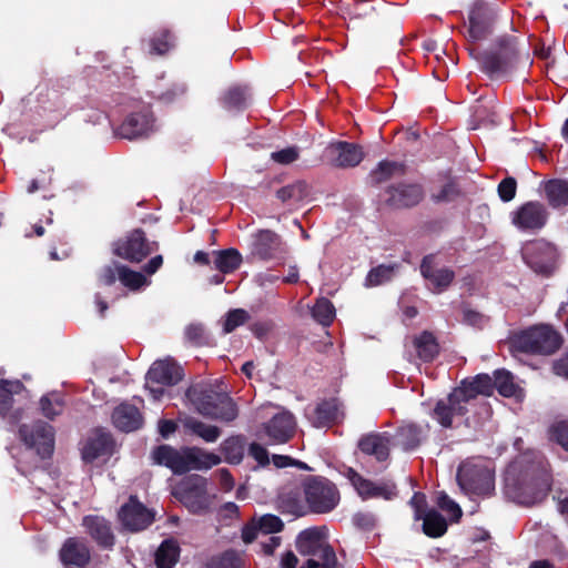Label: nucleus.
<instances>
[{"label": "nucleus", "instance_id": "nucleus-1", "mask_svg": "<svg viewBox=\"0 0 568 568\" xmlns=\"http://www.w3.org/2000/svg\"><path fill=\"white\" fill-rule=\"evenodd\" d=\"M551 476L545 457L536 452L516 458L505 474L507 495L516 503L530 506L540 503L550 490Z\"/></svg>", "mask_w": 568, "mask_h": 568}, {"label": "nucleus", "instance_id": "nucleus-2", "mask_svg": "<svg viewBox=\"0 0 568 568\" xmlns=\"http://www.w3.org/2000/svg\"><path fill=\"white\" fill-rule=\"evenodd\" d=\"M295 544L298 554L304 557L303 562L300 564L293 551H286L281 558V568H343L324 527L304 529Z\"/></svg>", "mask_w": 568, "mask_h": 568}, {"label": "nucleus", "instance_id": "nucleus-3", "mask_svg": "<svg viewBox=\"0 0 568 568\" xmlns=\"http://www.w3.org/2000/svg\"><path fill=\"white\" fill-rule=\"evenodd\" d=\"M186 397L203 416L223 422H232L237 417V407L232 398L225 393L215 392L210 385H192L186 390Z\"/></svg>", "mask_w": 568, "mask_h": 568}, {"label": "nucleus", "instance_id": "nucleus-4", "mask_svg": "<svg viewBox=\"0 0 568 568\" xmlns=\"http://www.w3.org/2000/svg\"><path fill=\"white\" fill-rule=\"evenodd\" d=\"M561 343V335L549 325L529 327L510 338L511 348L524 353L552 354Z\"/></svg>", "mask_w": 568, "mask_h": 568}, {"label": "nucleus", "instance_id": "nucleus-5", "mask_svg": "<svg viewBox=\"0 0 568 568\" xmlns=\"http://www.w3.org/2000/svg\"><path fill=\"white\" fill-rule=\"evenodd\" d=\"M460 489L469 497L488 496L494 490V471L489 463L470 459L460 464L457 471Z\"/></svg>", "mask_w": 568, "mask_h": 568}, {"label": "nucleus", "instance_id": "nucleus-6", "mask_svg": "<svg viewBox=\"0 0 568 568\" xmlns=\"http://www.w3.org/2000/svg\"><path fill=\"white\" fill-rule=\"evenodd\" d=\"M305 501L314 514L334 510L341 500L336 485L322 476H310L303 481Z\"/></svg>", "mask_w": 568, "mask_h": 568}, {"label": "nucleus", "instance_id": "nucleus-7", "mask_svg": "<svg viewBox=\"0 0 568 568\" xmlns=\"http://www.w3.org/2000/svg\"><path fill=\"white\" fill-rule=\"evenodd\" d=\"M523 257L534 272L549 275L557 267L559 254L551 243L545 240H536L525 244Z\"/></svg>", "mask_w": 568, "mask_h": 568}, {"label": "nucleus", "instance_id": "nucleus-8", "mask_svg": "<svg viewBox=\"0 0 568 568\" xmlns=\"http://www.w3.org/2000/svg\"><path fill=\"white\" fill-rule=\"evenodd\" d=\"M510 217L513 225L519 231L535 233L546 225L548 211L540 202L530 201L513 211Z\"/></svg>", "mask_w": 568, "mask_h": 568}, {"label": "nucleus", "instance_id": "nucleus-9", "mask_svg": "<svg viewBox=\"0 0 568 568\" xmlns=\"http://www.w3.org/2000/svg\"><path fill=\"white\" fill-rule=\"evenodd\" d=\"M20 436L28 448L36 449L41 458L49 457L53 452V428L47 423L38 422L31 427L22 425Z\"/></svg>", "mask_w": 568, "mask_h": 568}, {"label": "nucleus", "instance_id": "nucleus-10", "mask_svg": "<svg viewBox=\"0 0 568 568\" xmlns=\"http://www.w3.org/2000/svg\"><path fill=\"white\" fill-rule=\"evenodd\" d=\"M119 519L123 527L130 531L145 529L154 520V514L135 497L131 496L119 511Z\"/></svg>", "mask_w": 568, "mask_h": 568}, {"label": "nucleus", "instance_id": "nucleus-11", "mask_svg": "<svg viewBox=\"0 0 568 568\" xmlns=\"http://www.w3.org/2000/svg\"><path fill=\"white\" fill-rule=\"evenodd\" d=\"M325 158L333 166L353 168L362 162L364 153L361 146L339 141L327 145L325 149Z\"/></svg>", "mask_w": 568, "mask_h": 568}, {"label": "nucleus", "instance_id": "nucleus-12", "mask_svg": "<svg viewBox=\"0 0 568 568\" xmlns=\"http://www.w3.org/2000/svg\"><path fill=\"white\" fill-rule=\"evenodd\" d=\"M153 245L155 243L146 242L141 230H135L124 241L118 242L113 252L124 260L140 262L154 250Z\"/></svg>", "mask_w": 568, "mask_h": 568}, {"label": "nucleus", "instance_id": "nucleus-13", "mask_svg": "<svg viewBox=\"0 0 568 568\" xmlns=\"http://www.w3.org/2000/svg\"><path fill=\"white\" fill-rule=\"evenodd\" d=\"M305 416L316 428L329 427L344 418V412L336 399L323 400L305 409Z\"/></svg>", "mask_w": 568, "mask_h": 568}, {"label": "nucleus", "instance_id": "nucleus-14", "mask_svg": "<svg viewBox=\"0 0 568 568\" xmlns=\"http://www.w3.org/2000/svg\"><path fill=\"white\" fill-rule=\"evenodd\" d=\"M154 131V119L149 106L126 116L119 129V134L128 140L146 136Z\"/></svg>", "mask_w": 568, "mask_h": 568}, {"label": "nucleus", "instance_id": "nucleus-15", "mask_svg": "<svg viewBox=\"0 0 568 568\" xmlns=\"http://www.w3.org/2000/svg\"><path fill=\"white\" fill-rule=\"evenodd\" d=\"M296 422L292 413L281 410L263 425V429L272 444H283L293 437Z\"/></svg>", "mask_w": 568, "mask_h": 568}, {"label": "nucleus", "instance_id": "nucleus-16", "mask_svg": "<svg viewBox=\"0 0 568 568\" xmlns=\"http://www.w3.org/2000/svg\"><path fill=\"white\" fill-rule=\"evenodd\" d=\"M285 253V246L276 233L263 230L255 234L252 244V254L254 256L267 261L283 257Z\"/></svg>", "mask_w": 568, "mask_h": 568}, {"label": "nucleus", "instance_id": "nucleus-17", "mask_svg": "<svg viewBox=\"0 0 568 568\" xmlns=\"http://www.w3.org/2000/svg\"><path fill=\"white\" fill-rule=\"evenodd\" d=\"M424 197V191L419 184L400 183L386 190L385 201L393 207H409L418 204Z\"/></svg>", "mask_w": 568, "mask_h": 568}, {"label": "nucleus", "instance_id": "nucleus-18", "mask_svg": "<svg viewBox=\"0 0 568 568\" xmlns=\"http://www.w3.org/2000/svg\"><path fill=\"white\" fill-rule=\"evenodd\" d=\"M468 36L473 41H480L491 32L493 13L480 2H476L468 16Z\"/></svg>", "mask_w": 568, "mask_h": 568}, {"label": "nucleus", "instance_id": "nucleus-19", "mask_svg": "<svg viewBox=\"0 0 568 568\" xmlns=\"http://www.w3.org/2000/svg\"><path fill=\"white\" fill-rule=\"evenodd\" d=\"M494 390V379L487 374H479L473 379H465L453 390L454 399H463L468 404L477 395H490Z\"/></svg>", "mask_w": 568, "mask_h": 568}, {"label": "nucleus", "instance_id": "nucleus-20", "mask_svg": "<svg viewBox=\"0 0 568 568\" xmlns=\"http://www.w3.org/2000/svg\"><path fill=\"white\" fill-rule=\"evenodd\" d=\"M182 377V368L172 359L154 362L146 373L148 383L158 385H175Z\"/></svg>", "mask_w": 568, "mask_h": 568}, {"label": "nucleus", "instance_id": "nucleus-21", "mask_svg": "<svg viewBox=\"0 0 568 568\" xmlns=\"http://www.w3.org/2000/svg\"><path fill=\"white\" fill-rule=\"evenodd\" d=\"M433 262V256H425L420 264V273L427 281L428 287L434 293H440L450 285L455 275L449 268H435Z\"/></svg>", "mask_w": 568, "mask_h": 568}, {"label": "nucleus", "instance_id": "nucleus-22", "mask_svg": "<svg viewBox=\"0 0 568 568\" xmlns=\"http://www.w3.org/2000/svg\"><path fill=\"white\" fill-rule=\"evenodd\" d=\"M185 448L180 450L169 446H158L152 452V459L155 464L170 468L174 474L187 473Z\"/></svg>", "mask_w": 568, "mask_h": 568}, {"label": "nucleus", "instance_id": "nucleus-23", "mask_svg": "<svg viewBox=\"0 0 568 568\" xmlns=\"http://www.w3.org/2000/svg\"><path fill=\"white\" fill-rule=\"evenodd\" d=\"M60 559L65 567L83 568L90 561V550L85 541L78 538H68L60 549Z\"/></svg>", "mask_w": 568, "mask_h": 568}, {"label": "nucleus", "instance_id": "nucleus-24", "mask_svg": "<svg viewBox=\"0 0 568 568\" xmlns=\"http://www.w3.org/2000/svg\"><path fill=\"white\" fill-rule=\"evenodd\" d=\"M82 525L99 546L103 548L113 547L114 535L106 519L100 516L89 515L83 518Z\"/></svg>", "mask_w": 568, "mask_h": 568}, {"label": "nucleus", "instance_id": "nucleus-25", "mask_svg": "<svg viewBox=\"0 0 568 568\" xmlns=\"http://www.w3.org/2000/svg\"><path fill=\"white\" fill-rule=\"evenodd\" d=\"M22 388L23 385L19 381H0V415L12 424L21 418V410L12 409V395L20 393Z\"/></svg>", "mask_w": 568, "mask_h": 568}, {"label": "nucleus", "instance_id": "nucleus-26", "mask_svg": "<svg viewBox=\"0 0 568 568\" xmlns=\"http://www.w3.org/2000/svg\"><path fill=\"white\" fill-rule=\"evenodd\" d=\"M466 405L463 399H454L452 392L447 399L436 404L433 416L443 427L448 428L453 425L455 416H464L467 413Z\"/></svg>", "mask_w": 568, "mask_h": 568}, {"label": "nucleus", "instance_id": "nucleus-27", "mask_svg": "<svg viewBox=\"0 0 568 568\" xmlns=\"http://www.w3.org/2000/svg\"><path fill=\"white\" fill-rule=\"evenodd\" d=\"M112 420L116 428L126 433L139 429L143 424L140 410L128 403H123L114 409Z\"/></svg>", "mask_w": 568, "mask_h": 568}, {"label": "nucleus", "instance_id": "nucleus-28", "mask_svg": "<svg viewBox=\"0 0 568 568\" xmlns=\"http://www.w3.org/2000/svg\"><path fill=\"white\" fill-rule=\"evenodd\" d=\"M359 449L377 460H386L389 456L390 436L387 433L368 434L358 443Z\"/></svg>", "mask_w": 568, "mask_h": 568}, {"label": "nucleus", "instance_id": "nucleus-29", "mask_svg": "<svg viewBox=\"0 0 568 568\" xmlns=\"http://www.w3.org/2000/svg\"><path fill=\"white\" fill-rule=\"evenodd\" d=\"M111 443V436L108 433L102 430L94 432L83 445L82 458L85 462H93L109 452Z\"/></svg>", "mask_w": 568, "mask_h": 568}, {"label": "nucleus", "instance_id": "nucleus-30", "mask_svg": "<svg viewBox=\"0 0 568 568\" xmlns=\"http://www.w3.org/2000/svg\"><path fill=\"white\" fill-rule=\"evenodd\" d=\"M187 471L192 469H209L221 463V457L214 453L206 452L199 447H185Z\"/></svg>", "mask_w": 568, "mask_h": 568}, {"label": "nucleus", "instance_id": "nucleus-31", "mask_svg": "<svg viewBox=\"0 0 568 568\" xmlns=\"http://www.w3.org/2000/svg\"><path fill=\"white\" fill-rule=\"evenodd\" d=\"M348 478L352 485L355 487L357 493L363 498H372V497H384L389 499L392 496V491L387 490L385 487L377 486L372 481L364 479L359 474L354 471L353 469L348 470Z\"/></svg>", "mask_w": 568, "mask_h": 568}, {"label": "nucleus", "instance_id": "nucleus-32", "mask_svg": "<svg viewBox=\"0 0 568 568\" xmlns=\"http://www.w3.org/2000/svg\"><path fill=\"white\" fill-rule=\"evenodd\" d=\"M546 199L550 206L557 209L568 204V182L565 180H549L541 183Z\"/></svg>", "mask_w": 568, "mask_h": 568}, {"label": "nucleus", "instance_id": "nucleus-33", "mask_svg": "<svg viewBox=\"0 0 568 568\" xmlns=\"http://www.w3.org/2000/svg\"><path fill=\"white\" fill-rule=\"evenodd\" d=\"M413 346L417 357L423 362H430L438 354V344L433 333L424 331L413 338Z\"/></svg>", "mask_w": 568, "mask_h": 568}, {"label": "nucleus", "instance_id": "nucleus-34", "mask_svg": "<svg viewBox=\"0 0 568 568\" xmlns=\"http://www.w3.org/2000/svg\"><path fill=\"white\" fill-rule=\"evenodd\" d=\"M183 426L192 434L201 437L206 443H214L221 436V429L214 425H207L194 417L183 419Z\"/></svg>", "mask_w": 568, "mask_h": 568}, {"label": "nucleus", "instance_id": "nucleus-35", "mask_svg": "<svg viewBox=\"0 0 568 568\" xmlns=\"http://www.w3.org/2000/svg\"><path fill=\"white\" fill-rule=\"evenodd\" d=\"M250 90L247 87L235 85L230 88L223 99V106L227 110H243L250 102Z\"/></svg>", "mask_w": 568, "mask_h": 568}, {"label": "nucleus", "instance_id": "nucleus-36", "mask_svg": "<svg viewBox=\"0 0 568 568\" xmlns=\"http://www.w3.org/2000/svg\"><path fill=\"white\" fill-rule=\"evenodd\" d=\"M242 262V256L235 248H227L214 252L215 268L222 273H231L235 271Z\"/></svg>", "mask_w": 568, "mask_h": 568}, {"label": "nucleus", "instance_id": "nucleus-37", "mask_svg": "<svg viewBox=\"0 0 568 568\" xmlns=\"http://www.w3.org/2000/svg\"><path fill=\"white\" fill-rule=\"evenodd\" d=\"M480 63L486 73L496 75L507 70L510 64V57L507 53L488 52L483 54Z\"/></svg>", "mask_w": 568, "mask_h": 568}, {"label": "nucleus", "instance_id": "nucleus-38", "mask_svg": "<svg viewBox=\"0 0 568 568\" xmlns=\"http://www.w3.org/2000/svg\"><path fill=\"white\" fill-rule=\"evenodd\" d=\"M179 558V546L173 540H164L155 554L158 568H172Z\"/></svg>", "mask_w": 568, "mask_h": 568}, {"label": "nucleus", "instance_id": "nucleus-39", "mask_svg": "<svg viewBox=\"0 0 568 568\" xmlns=\"http://www.w3.org/2000/svg\"><path fill=\"white\" fill-rule=\"evenodd\" d=\"M404 171L405 168L402 163L385 160L378 163L371 176L375 183H383L392 178L402 176Z\"/></svg>", "mask_w": 568, "mask_h": 568}, {"label": "nucleus", "instance_id": "nucleus-40", "mask_svg": "<svg viewBox=\"0 0 568 568\" xmlns=\"http://www.w3.org/2000/svg\"><path fill=\"white\" fill-rule=\"evenodd\" d=\"M423 530L433 538L443 536L447 530L445 518L437 511H427L423 517Z\"/></svg>", "mask_w": 568, "mask_h": 568}, {"label": "nucleus", "instance_id": "nucleus-41", "mask_svg": "<svg viewBox=\"0 0 568 568\" xmlns=\"http://www.w3.org/2000/svg\"><path fill=\"white\" fill-rule=\"evenodd\" d=\"M396 438L398 445H400L405 450H409L419 445L422 430L416 425L407 424L398 428Z\"/></svg>", "mask_w": 568, "mask_h": 568}, {"label": "nucleus", "instance_id": "nucleus-42", "mask_svg": "<svg viewBox=\"0 0 568 568\" xmlns=\"http://www.w3.org/2000/svg\"><path fill=\"white\" fill-rule=\"evenodd\" d=\"M494 388H497L499 394L505 397H517L520 392L514 383L511 374L504 369L495 372Z\"/></svg>", "mask_w": 568, "mask_h": 568}, {"label": "nucleus", "instance_id": "nucleus-43", "mask_svg": "<svg viewBox=\"0 0 568 568\" xmlns=\"http://www.w3.org/2000/svg\"><path fill=\"white\" fill-rule=\"evenodd\" d=\"M40 407L45 417L54 418L62 413L64 402L59 393L53 392L41 397Z\"/></svg>", "mask_w": 568, "mask_h": 568}, {"label": "nucleus", "instance_id": "nucleus-44", "mask_svg": "<svg viewBox=\"0 0 568 568\" xmlns=\"http://www.w3.org/2000/svg\"><path fill=\"white\" fill-rule=\"evenodd\" d=\"M312 315L316 322L328 326L335 317L334 305L327 298H320L312 308Z\"/></svg>", "mask_w": 568, "mask_h": 568}, {"label": "nucleus", "instance_id": "nucleus-45", "mask_svg": "<svg viewBox=\"0 0 568 568\" xmlns=\"http://www.w3.org/2000/svg\"><path fill=\"white\" fill-rule=\"evenodd\" d=\"M397 265H378L369 271L366 277L367 286H377L389 281L396 273Z\"/></svg>", "mask_w": 568, "mask_h": 568}, {"label": "nucleus", "instance_id": "nucleus-46", "mask_svg": "<svg viewBox=\"0 0 568 568\" xmlns=\"http://www.w3.org/2000/svg\"><path fill=\"white\" fill-rule=\"evenodd\" d=\"M119 281L130 290H139L150 283L142 273L132 271L124 265L119 270Z\"/></svg>", "mask_w": 568, "mask_h": 568}, {"label": "nucleus", "instance_id": "nucleus-47", "mask_svg": "<svg viewBox=\"0 0 568 568\" xmlns=\"http://www.w3.org/2000/svg\"><path fill=\"white\" fill-rule=\"evenodd\" d=\"M240 437H230L221 444V450L226 462L239 464L243 458V447Z\"/></svg>", "mask_w": 568, "mask_h": 568}, {"label": "nucleus", "instance_id": "nucleus-48", "mask_svg": "<svg viewBox=\"0 0 568 568\" xmlns=\"http://www.w3.org/2000/svg\"><path fill=\"white\" fill-rule=\"evenodd\" d=\"M185 341L194 346L207 344L209 336L206 329L201 323H191L184 328Z\"/></svg>", "mask_w": 568, "mask_h": 568}, {"label": "nucleus", "instance_id": "nucleus-49", "mask_svg": "<svg viewBox=\"0 0 568 568\" xmlns=\"http://www.w3.org/2000/svg\"><path fill=\"white\" fill-rule=\"evenodd\" d=\"M205 568H241V558L235 551L229 550L211 558Z\"/></svg>", "mask_w": 568, "mask_h": 568}, {"label": "nucleus", "instance_id": "nucleus-50", "mask_svg": "<svg viewBox=\"0 0 568 568\" xmlns=\"http://www.w3.org/2000/svg\"><path fill=\"white\" fill-rule=\"evenodd\" d=\"M256 523L261 534L265 536L281 531L284 526L280 517L271 514L262 516Z\"/></svg>", "mask_w": 568, "mask_h": 568}, {"label": "nucleus", "instance_id": "nucleus-51", "mask_svg": "<svg viewBox=\"0 0 568 568\" xmlns=\"http://www.w3.org/2000/svg\"><path fill=\"white\" fill-rule=\"evenodd\" d=\"M248 313L242 308L230 311L223 323V332L229 334L248 320Z\"/></svg>", "mask_w": 568, "mask_h": 568}, {"label": "nucleus", "instance_id": "nucleus-52", "mask_svg": "<svg viewBox=\"0 0 568 568\" xmlns=\"http://www.w3.org/2000/svg\"><path fill=\"white\" fill-rule=\"evenodd\" d=\"M173 36L169 31H163L158 37L152 39V51L156 54H163L173 47Z\"/></svg>", "mask_w": 568, "mask_h": 568}, {"label": "nucleus", "instance_id": "nucleus-53", "mask_svg": "<svg viewBox=\"0 0 568 568\" xmlns=\"http://www.w3.org/2000/svg\"><path fill=\"white\" fill-rule=\"evenodd\" d=\"M437 505L440 509L450 515L452 519L458 520L462 517L460 507L452 500L446 494L442 493L437 497Z\"/></svg>", "mask_w": 568, "mask_h": 568}, {"label": "nucleus", "instance_id": "nucleus-54", "mask_svg": "<svg viewBox=\"0 0 568 568\" xmlns=\"http://www.w3.org/2000/svg\"><path fill=\"white\" fill-rule=\"evenodd\" d=\"M487 321L488 318L484 314L467 306L463 308V322L465 324L481 328L487 324Z\"/></svg>", "mask_w": 568, "mask_h": 568}, {"label": "nucleus", "instance_id": "nucleus-55", "mask_svg": "<svg viewBox=\"0 0 568 568\" xmlns=\"http://www.w3.org/2000/svg\"><path fill=\"white\" fill-rule=\"evenodd\" d=\"M304 193V185L302 183H296L292 185H286L277 191V197L283 201L295 200L298 201L302 199Z\"/></svg>", "mask_w": 568, "mask_h": 568}, {"label": "nucleus", "instance_id": "nucleus-56", "mask_svg": "<svg viewBox=\"0 0 568 568\" xmlns=\"http://www.w3.org/2000/svg\"><path fill=\"white\" fill-rule=\"evenodd\" d=\"M517 182L514 178H506L498 184V195L501 201L509 202L516 195Z\"/></svg>", "mask_w": 568, "mask_h": 568}, {"label": "nucleus", "instance_id": "nucleus-57", "mask_svg": "<svg viewBox=\"0 0 568 568\" xmlns=\"http://www.w3.org/2000/svg\"><path fill=\"white\" fill-rule=\"evenodd\" d=\"M551 438L568 452V420H562L551 427Z\"/></svg>", "mask_w": 568, "mask_h": 568}, {"label": "nucleus", "instance_id": "nucleus-58", "mask_svg": "<svg viewBox=\"0 0 568 568\" xmlns=\"http://www.w3.org/2000/svg\"><path fill=\"white\" fill-rule=\"evenodd\" d=\"M297 158L298 150L294 146L283 149L271 154V159L280 164H290L297 160Z\"/></svg>", "mask_w": 568, "mask_h": 568}, {"label": "nucleus", "instance_id": "nucleus-59", "mask_svg": "<svg viewBox=\"0 0 568 568\" xmlns=\"http://www.w3.org/2000/svg\"><path fill=\"white\" fill-rule=\"evenodd\" d=\"M122 265L116 262H113L111 265H106L101 270L99 275V280L101 283L105 285H112L116 278L119 280V270Z\"/></svg>", "mask_w": 568, "mask_h": 568}, {"label": "nucleus", "instance_id": "nucleus-60", "mask_svg": "<svg viewBox=\"0 0 568 568\" xmlns=\"http://www.w3.org/2000/svg\"><path fill=\"white\" fill-rule=\"evenodd\" d=\"M248 455L253 457L261 466H265L270 462L266 448L257 443H252L250 445Z\"/></svg>", "mask_w": 568, "mask_h": 568}, {"label": "nucleus", "instance_id": "nucleus-61", "mask_svg": "<svg viewBox=\"0 0 568 568\" xmlns=\"http://www.w3.org/2000/svg\"><path fill=\"white\" fill-rule=\"evenodd\" d=\"M261 534L257 523L253 519L250 524L245 525L242 529V539L245 544H250L257 538Z\"/></svg>", "mask_w": 568, "mask_h": 568}, {"label": "nucleus", "instance_id": "nucleus-62", "mask_svg": "<svg viewBox=\"0 0 568 568\" xmlns=\"http://www.w3.org/2000/svg\"><path fill=\"white\" fill-rule=\"evenodd\" d=\"M410 505L415 509V518L422 519V517L426 514L425 513V506H426V497L423 494L416 493L410 499Z\"/></svg>", "mask_w": 568, "mask_h": 568}, {"label": "nucleus", "instance_id": "nucleus-63", "mask_svg": "<svg viewBox=\"0 0 568 568\" xmlns=\"http://www.w3.org/2000/svg\"><path fill=\"white\" fill-rule=\"evenodd\" d=\"M192 498L193 496L191 494L184 497V504L192 513H201L206 508V501L203 496H195L194 500H192Z\"/></svg>", "mask_w": 568, "mask_h": 568}, {"label": "nucleus", "instance_id": "nucleus-64", "mask_svg": "<svg viewBox=\"0 0 568 568\" xmlns=\"http://www.w3.org/2000/svg\"><path fill=\"white\" fill-rule=\"evenodd\" d=\"M375 517L372 514L358 513L354 516V523L356 526L371 529L375 526Z\"/></svg>", "mask_w": 568, "mask_h": 568}]
</instances>
